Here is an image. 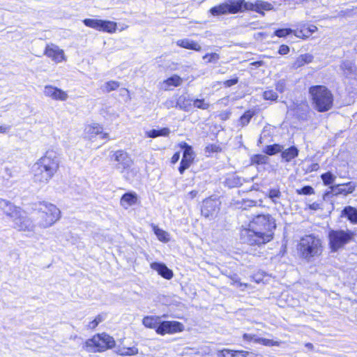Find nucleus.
<instances>
[{
	"label": "nucleus",
	"instance_id": "nucleus-1",
	"mask_svg": "<svg viewBox=\"0 0 357 357\" xmlns=\"http://www.w3.org/2000/svg\"><path fill=\"white\" fill-rule=\"evenodd\" d=\"M276 228L275 219L270 214L257 215L250 222L248 228H243L240 239L243 243L258 245L270 242Z\"/></svg>",
	"mask_w": 357,
	"mask_h": 357
},
{
	"label": "nucleus",
	"instance_id": "nucleus-2",
	"mask_svg": "<svg viewBox=\"0 0 357 357\" xmlns=\"http://www.w3.org/2000/svg\"><path fill=\"white\" fill-rule=\"evenodd\" d=\"M58 154L52 151H47L32 167L33 182L40 185H46L55 175L59 168Z\"/></svg>",
	"mask_w": 357,
	"mask_h": 357
},
{
	"label": "nucleus",
	"instance_id": "nucleus-3",
	"mask_svg": "<svg viewBox=\"0 0 357 357\" xmlns=\"http://www.w3.org/2000/svg\"><path fill=\"white\" fill-rule=\"evenodd\" d=\"M37 224L42 228L52 226L60 218V210L54 205L46 202H40L35 204Z\"/></svg>",
	"mask_w": 357,
	"mask_h": 357
},
{
	"label": "nucleus",
	"instance_id": "nucleus-4",
	"mask_svg": "<svg viewBox=\"0 0 357 357\" xmlns=\"http://www.w3.org/2000/svg\"><path fill=\"white\" fill-rule=\"evenodd\" d=\"M309 93L314 107L318 112H324L332 107L333 96L325 86H312L309 89Z\"/></svg>",
	"mask_w": 357,
	"mask_h": 357
},
{
	"label": "nucleus",
	"instance_id": "nucleus-5",
	"mask_svg": "<svg viewBox=\"0 0 357 357\" xmlns=\"http://www.w3.org/2000/svg\"><path fill=\"white\" fill-rule=\"evenodd\" d=\"M301 256L307 261L321 255L323 246L321 239L314 235H306L301 238L298 245Z\"/></svg>",
	"mask_w": 357,
	"mask_h": 357
},
{
	"label": "nucleus",
	"instance_id": "nucleus-6",
	"mask_svg": "<svg viewBox=\"0 0 357 357\" xmlns=\"http://www.w3.org/2000/svg\"><path fill=\"white\" fill-rule=\"evenodd\" d=\"M86 347L89 351H103L115 346L114 338L103 333L94 335L86 342Z\"/></svg>",
	"mask_w": 357,
	"mask_h": 357
},
{
	"label": "nucleus",
	"instance_id": "nucleus-7",
	"mask_svg": "<svg viewBox=\"0 0 357 357\" xmlns=\"http://www.w3.org/2000/svg\"><path fill=\"white\" fill-rule=\"evenodd\" d=\"M110 160L114 162V167L121 173L129 169L133 165L130 155L123 150H117L110 153Z\"/></svg>",
	"mask_w": 357,
	"mask_h": 357
},
{
	"label": "nucleus",
	"instance_id": "nucleus-8",
	"mask_svg": "<svg viewBox=\"0 0 357 357\" xmlns=\"http://www.w3.org/2000/svg\"><path fill=\"white\" fill-rule=\"evenodd\" d=\"M328 237L331 250L333 251H337L349 242L352 238V233L343 230H332L329 232Z\"/></svg>",
	"mask_w": 357,
	"mask_h": 357
},
{
	"label": "nucleus",
	"instance_id": "nucleus-9",
	"mask_svg": "<svg viewBox=\"0 0 357 357\" xmlns=\"http://www.w3.org/2000/svg\"><path fill=\"white\" fill-rule=\"evenodd\" d=\"M242 5V0H229L227 2L211 8L210 13L214 16L227 13H236L241 10Z\"/></svg>",
	"mask_w": 357,
	"mask_h": 357
},
{
	"label": "nucleus",
	"instance_id": "nucleus-10",
	"mask_svg": "<svg viewBox=\"0 0 357 357\" xmlns=\"http://www.w3.org/2000/svg\"><path fill=\"white\" fill-rule=\"evenodd\" d=\"M12 220L14 223L13 227L15 229L28 232L34 231L35 225L20 209L17 211V215L12 218Z\"/></svg>",
	"mask_w": 357,
	"mask_h": 357
},
{
	"label": "nucleus",
	"instance_id": "nucleus-11",
	"mask_svg": "<svg viewBox=\"0 0 357 357\" xmlns=\"http://www.w3.org/2000/svg\"><path fill=\"white\" fill-rule=\"evenodd\" d=\"M220 204V201L218 199H206L204 200L202 207V215L207 218H213L218 214Z\"/></svg>",
	"mask_w": 357,
	"mask_h": 357
},
{
	"label": "nucleus",
	"instance_id": "nucleus-12",
	"mask_svg": "<svg viewBox=\"0 0 357 357\" xmlns=\"http://www.w3.org/2000/svg\"><path fill=\"white\" fill-rule=\"evenodd\" d=\"M183 325L176 321H160V324L156 328V333L158 334L164 335L167 333L173 334L183 331Z\"/></svg>",
	"mask_w": 357,
	"mask_h": 357
},
{
	"label": "nucleus",
	"instance_id": "nucleus-13",
	"mask_svg": "<svg viewBox=\"0 0 357 357\" xmlns=\"http://www.w3.org/2000/svg\"><path fill=\"white\" fill-rule=\"evenodd\" d=\"M356 188V184L354 182L350 181L345 183L331 185L330 187L331 190L328 193L335 196L339 195L347 196L349 194H351L355 190Z\"/></svg>",
	"mask_w": 357,
	"mask_h": 357
},
{
	"label": "nucleus",
	"instance_id": "nucleus-14",
	"mask_svg": "<svg viewBox=\"0 0 357 357\" xmlns=\"http://www.w3.org/2000/svg\"><path fill=\"white\" fill-rule=\"evenodd\" d=\"M182 147L184 148V151L182 160L181 161L180 167L178 168V171L181 174H183L185 169L189 168L194 160L195 156L194 152L190 146L188 145L186 143H184Z\"/></svg>",
	"mask_w": 357,
	"mask_h": 357
},
{
	"label": "nucleus",
	"instance_id": "nucleus-15",
	"mask_svg": "<svg viewBox=\"0 0 357 357\" xmlns=\"http://www.w3.org/2000/svg\"><path fill=\"white\" fill-rule=\"evenodd\" d=\"M44 54L55 63H60L66 59L63 50L54 44L47 45Z\"/></svg>",
	"mask_w": 357,
	"mask_h": 357
},
{
	"label": "nucleus",
	"instance_id": "nucleus-16",
	"mask_svg": "<svg viewBox=\"0 0 357 357\" xmlns=\"http://www.w3.org/2000/svg\"><path fill=\"white\" fill-rule=\"evenodd\" d=\"M43 93L45 96L56 100L65 101L68 98V93L66 91L51 85L45 86Z\"/></svg>",
	"mask_w": 357,
	"mask_h": 357
},
{
	"label": "nucleus",
	"instance_id": "nucleus-17",
	"mask_svg": "<svg viewBox=\"0 0 357 357\" xmlns=\"http://www.w3.org/2000/svg\"><path fill=\"white\" fill-rule=\"evenodd\" d=\"M244 6L248 10H253L262 15H264V10H271L273 8L271 3L261 0H257L255 2H245Z\"/></svg>",
	"mask_w": 357,
	"mask_h": 357
},
{
	"label": "nucleus",
	"instance_id": "nucleus-18",
	"mask_svg": "<svg viewBox=\"0 0 357 357\" xmlns=\"http://www.w3.org/2000/svg\"><path fill=\"white\" fill-rule=\"evenodd\" d=\"M20 208L13 205L10 202L0 198V215L4 214L12 218L17 215Z\"/></svg>",
	"mask_w": 357,
	"mask_h": 357
},
{
	"label": "nucleus",
	"instance_id": "nucleus-19",
	"mask_svg": "<svg viewBox=\"0 0 357 357\" xmlns=\"http://www.w3.org/2000/svg\"><path fill=\"white\" fill-rule=\"evenodd\" d=\"M102 128L98 123H91L86 126L84 129L85 134L88 135L89 137H93L98 135H101L102 139H107L108 137L107 133H102Z\"/></svg>",
	"mask_w": 357,
	"mask_h": 357
},
{
	"label": "nucleus",
	"instance_id": "nucleus-20",
	"mask_svg": "<svg viewBox=\"0 0 357 357\" xmlns=\"http://www.w3.org/2000/svg\"><path fill=\"white\" fill-rule=\"evenodd\" d=\"M151 268L165 279L169 280L173 277L172 271L164 264L153 262L151 264Z\"/></svg>",
	"mask_w": 357,
	"mask_h": 357
},
{
	"label": "nucleus",
	"instance_id": "nucleus-21",
	"mask_svg": "<svg viewBox=\"0 0 357 357\" xmlns=\"http://www.w3.org/2000/svg\"><path fill=\"white\" fill-rule=\"evenodd\" d=\"M244 340L248 341H254L256 343L261 344L265 346L272 347V346H279L280 342L278 341H274L273 340H269L263 337H257L255 335L250 334H244L243 335Z\"/></svg>",
	"mask_w": 357,
	"mask_h": 357
},
{
	"label": "nucleus",
	"instance_id": "nucleus-22",
	"mask_svg": "<svg viewBox=\"0 0 357 357\" xmlns=\"http://www.w3.org/2000/svg\"><path fill=\"white\" fill-rule=\"evenodd\" d=\"M340 68L347 77H354L357 75L356 66L351 61H344L340 65Z\"/></svg>",
	"mask_w": 357,
	"mask_h": 357
},
{
	"label": "nucleus",
	"instance_id": "nucleus-23",
	"mask_svg": "<svg viewBox=\"0 0 357 357\" xmlns=\"http://www.w3.org/2000/svg\"><path fill=\"white\" fill-rule=\"evenodd\" d=\"M137 195L135 192L125 193L121 198L120 204L126 209L135 205L137 202Z\"/></svg>",
	"mask_w": 357,
	"mask_h": 357
},
{
	"label": "nucleus",
	"instance_id": "nucleus-24",
	"mask_svg": "<svg viewBox=\"0 0 357 357\" xmlns=\"http://www.w3.org/2000/svg\"><path fill=\"white\" fill-rule=\"evenodd\" d=\"M176 45L181 47L197 52H200L202 50V47L198 43L188 38L178 40L176 41Z\"/></svg>",
	"mask_w": 357,
	"mask_h": 357
},
{
	"label": "nucleus",
	"instance_id": "nucleus-25",
	"mask_svg": "<svg viewBox=\"0 0 357 357\" xmlns=\"http://www.w3.org/2000/svg\"><path fill=\"white\" fill-rule=\"evenodd\" d=\"M183 79L177 75L167 78L161 83V87L164 90H168L170 86H179L183 84Z\"/></svg>",
	"mask_w": 357,
	"mask_h": 357
},
{
	"label": "nucleus",
	"instance_id": "nucleus-26",
	"mask_svg": "<svg viewBox=\"0 0 357 357\" xmlns=\"http://www.w3.org/2000/svg\"><path fill=\"white\" fill-rule=\"evenodd\" d=\"M192 100L185 96H181L176 102V107L184 111H190L192 107Z\"/></svg>",
	"mask_w": 357,
	"mask_h": 357
},
{
	"label": "nucleus",
	"instance_id": "nucleus-27",
	"mask_svg": "<svg viewBox=\"0 0 357 357\" xmlns=\"http://www.w3.org/2000/svg\"><path fill=\"white\" fill-rule=\"evenodd\" d=\"M298 155V149L293 146L281 152V157L285 162H289Z\"/></svg>",
	"mask_w": 357,
	"mask_h": 357
},
{
	"label": "nucleus",
	"instance_id": "nucleus-28",
	"mask_svg": "<svg viewBox=\"0 0 357 357\" xmlns=\"http://www.w3.org/2000/svg\"><path fill=\"white\" fill-rule=\"evenodd\" d=\"M313 58V56L310 54H301L296 58L292 65V67L295 69L302 67L305 64L311 63Z\"/></svg>",
	"mask_w": 357,
	"mask_h": 357
},
{
	"label": "nucleus",
	"instance_id": "nucleus-29",
	"mask_svg": "<svg viewBox=\"0 0 357 357\" xmlns=\"http://www.w3.org/2000/svg\"><path fill=\"white\" fill-rule=\"evenodd\" d=\"M266 196L271 200L272 203L275 205H281L282 192L278 188L269 189Z\"/></svg>",
	"mask_w": 357,
	"mask_h": 357
},
{
	"label": "nucleus",
	"instance_id": "nucleus-30",
	"mask_svg": "<svg viewBox=\"0 0 357 357\" xmlns=\"http://www.w3.org/2000/svg\"><path fill=\"white\" fill-rule=\"evenodd\" d=\"M160 317L147 316L143 319L142 324L146 328H153L156 330L158 326L160 323Z\"/></svg>",
	"mask_w": 357,
	"mask_h": 357
},
{
	"label": "nucleus",
	"instance_id": "nucleus-31",
	"mask_svg": "<svg viewBox=\"0 0 357 357\" xmlns=\"http://www.w3.org/2000/svg\"><path fill=\"white\" fill-rule=\"evenodd\" d=\"M116 29V22L101 20L100 26L98 28V31L108 32V33H114V32H115Z\"/></svg>",
	"mask_w": 357,
	"mask_h": 357
},
{
	"label": "nucleus",
	"instance_id": "nucleus-32",
	"mask_svg": "<svg viewBox=\"0 0 357 357\" xmlns=\"http://www.w3.org/2000/svg\"><path fill=\"white\" fill-rule=\"evenodd\" d=\"M352 223H357V209L352 206H346L342 212Z\"/></svg>",
	"mask_w": 357,
	"mask_h": 357
},
{
	"label": "nucleus",
	"instance_id": "nucleus-33",
	"mask_svg": "<svg viewBox=\"0 0 357 357\" xmlns=\"http://www.w3.org/2000/svg\"><path fill=\"white\" fill-rule=\"evenodd\" d=\"M170 130L168 128H163L160 130L153 129L145 132V135L147 137L155 138L159 136L167 137L169 135Z\"/></svg>",
	"mask_w": 357,
	"mask_h": 357
},
{
	"label": "nucleus",
	"instance_id": "nucleus-34",
	"mask_svg": "<svg viewBox=\"0 0 357 357\" xmlns=\"http://www.w3.org/2000/svg\"><path fill=\"white\" fill-rule=\"evenodd\" d=\"M306 31H308L307 26L303 22H300L297 24L294 35L297 38H307L309 37V35L307 34Z\"/></svg>",
	"mask_w": 357,
	"mask_h": 357
},
{
	"label": "nucleus",
	"instance_id": "nucleus-35",
	"mask_svg": "<svg viewBox=\"0 0 357 357\" xmlns=\"http://www.w3.org/2000/svg\"><path fill=\"white\" fill-rule=\"evenodd\" d=\"M283 149V146L278 144H274L273 145L266 146L264 150V152L266 155H273L278 153H281Z\"/></svg>",
	"mask_w": 357,
	"mask_h": 357
},
{
	"label": "nucleus",
	"instance_id": "nucleus-36",
	"mask_svg": "<svg viewBox=\"0 0 357 357\" xmlns=\"http://www.w3.org/2000/svg\"><path fill=\"white\" fill-rule=\"evenodd\" d=\"M255 114V112L253 111H251V110H248L246 111L239 119V124L241 125V126L242 127H244L245 126H247L251 119L252 118V116H254Z\"/></svg>",
	"mask_w": 357,
	"mask_h": 357
},
{
	"label": "nucleus",
	"instance_id": "nucleus-37",
	"mask_svg": "<svg viewBox=\"0 0 357 357\" xmlns=\"http://www.w3.org/2000/svg\"><path fill=\"white\" fill-rule=\"evenodd\" d=\"M119 87V83L116 81H109L105 83L101 89L105 93H109L112 91L117 89Z\"/></svg>",
	"mask_w": 357,
	"mask_h": 357
},
{
	"label": "nucleus",
	"instance_id": "nucleus-38",
	"mask_svg": "<svg viewBox=\"0 0 357 357\" xmlns=\"http://www.w3.org/2000/svg\"><path fill=\"white\" fill-rule=\"evenodd\" d=\"M192 105L195 107L201 109H208L210 107V103L206 102L204 99H195L192 100Z\"/></svg>",
	"mask_w": 357,
	"mask_h": 357
},
{
	"label": "nucleus",
	"instance_id": "nucleus-39",
	"mask_svg": "<svg viewBox=\"0 0 357 357\" xmlns=\"http://www.w3.org/2000/svg\"><path fill=\"white\" fill-rule=\"evenodd\" d=\"M268 160V157L266 155L257 154L252 158V162L257 165H263L266 164Z\"/></svg>",
	"mask_w": 357,
	"mask_h": 357
},
{
	"label": "nucleus",
	"instance_id": "nucleus-40",
	"mask_svg": "<svg viewBox=\"0 0 357 357\" xmlns=\"http://www.w3.org/2000/svg\"><path fill=\"white\" fill-rule=\"evenodd\" d=\"M321 178L324 185H328L333 183L336 176L334 174H333L331 172H328L321 174Z\"/></svg>",
	"mask_w": 357,
	"mask_h": 357
},
{
	"label": "nucleus",
	"instance_id": "nucleus-41",
	"mask_svg": "<svg viewBox=\"0 0 357 357\" xmlns=\"http://www.w3.org/2000/svg\"><path fill=\"white\" fill-rule=\"evenodd\" d=\"M154 232L160 241L164 242H167L169 241V234L165 231L155 227Z\"/></svg>",
	"mask_w": 357,
	"mask_h": 357
},
{
	"label": "nucleus",
	"instance_id": "nucleus-42",
	"mask_svg": "<svg viewBox=\"0 0 357 357\" xmlns=\"http://www.w3.org/2000/svg\"><path fill=\"white\" fill-rule=\"evenodd\" d=\"M100 21H101V20L85 19V20H84L83 22L86 26L93 28V29L98 31Z\"/></svg>",
	"mask_w": 357,
	"mask_h": 357
},
{
	"label": "nucleus",
	"instance_id": "nucleus-43",
	"mask_svg": "<svg viewBox=\"0 0 357 357\" xmlns=\"http://www.w3.org/2000/svg\"><path fill=\"white\" fill-rule=\"evenodd\" d=\"M220 56L217 53H208L203 56L204 60L206 59V63H216L220 59Z\"/></svg>",
	"mask_w": 357,
	"mask_h": 357
},
{
	"label": "nucleus",
	"instance_id": "nucleus-44",
	"mask_svg": "<svg viewBox=\"0 0 357 357\" xmlns=\"http://www.w3.org/2000/svg\"><path fill=\"white\" fill-rule=\"evenodd\" d=\"M294 30L291 29H280L275 31L274 35L279 38H283L291 33L294 34Z\"/></svg>",
	"mask_w": 357,
	"mask_h": 357
},
{
	"label": "nucleus",
	"instance_id": "nucleus-45",
	"mask_svg": "<svg viewBox=\"0 0 357 357\" xmlns=\"http://www.w3.org/2000/svg\"><path fill=\"white\" fill-rule=\"evenodd\" d=\"M296 192L298 195H312L314 193V190L311 186L305 185L301 189H297Z\"/></svg>",
	"mask_w": 357,
	"mask_h": 357
},
{
	"label": "nucleus",
	"instance_id": "nucleus-46",
	"mask_svg": "<svg viewBox=\"0 0 357 357\" xmlns=\"http://www.w3.org/2000/svg\"><path fill=\"white\" fill-rule=\"evenodd\" d=\"M264 99L270 100H275L278 98V94L273 90H268L264 92Z\"/></svg>",
	"mask_w": 357,
	"mask_h": 357
},
{
	"label": "nucleus",
	"instance_id": "nucleus-47",
	"mask_svg": "<svg viewBox=\"0 0 357 357\" xmlns=\"http://www.w3.org/2000/svg\"><path fill=\"white\" fill-rule=\"evenodd\" d=\"M138 353V349L136 347L125 348L124 351L120 353L121 355L123 356H132Z\"/></svg>",
	"mask_w": 357,
	"mask_h": 357
},
{
	"label": "nucleus",
	"instance_id": "nucleus-48",
	"mask_svg": "<svg viewBox=\"0 0 357 357\" xmlns=\"http://www.w3.org/2000/svg\"><path fill=\"white\" fill-rule=\"evenodd\" d=\"M230 284L236 286V287H241L242 286L246 287L245 284H243L240 282L238 277L236 275H234L230 277Z\"/></svg>",
	"mask_w": 357,
	"mask_h": 357
},
{
	"label": "nucleus",
	"instance_id": "nucleus-49",
	"mask_svg": "<svg viewBox=\"0 0 357 357\" xmlns=\"http://www.w3.org/2000/svg\"><path fill=\"white\" fill-rule=\"evenodd\" d=\"M227 183L229 187H234L241 183L240 179L238 178L232 176L227 179Z\"/></svg>",
	"mask_w": 357,
	"mask_h": 357
},
{
	"label": "nucleus",
	"instance_id": "nucleus-50",
	"mask_svg": "<svg viewBox=\"0 0 357 357\" xmlns=\"http://www.w3.org/2000/svg\"><path fill=\"white\" fill-rule=\"evenodd\" d=\"M275 89L278 91L283 93L286 89V82L284 79L279 80L276 85Z\"/></svg>",
	"mask_w": 357,
	"mask_h": 357
},
{
	"label": "nucleus",
	"instance_id": "nucleus-51",
	"mask_svg": "<svg viewBox=\"0 0 357 357\" xmlns=\"http://www.w3.org/2000/svg\"><path fill=\"white\" fill-rule=\"evenodd\" d=\"M238 82V79L237 77H235V78H233V79H231L226 80L224 82V84L227 87H230V86L237 84Z\"/></svg>",
	"mask_w": 357,
	"mask_h": 357
},
{
	"label": "nucleus",
	"instance_id": "nucleus-52",
	"mask_svg": "<svg viewBox=\"0 0 357 357\" xmlns=\"http://www.w3.org/2000/svg\"><path fill=\"white\" fill-rule=\"evenodd\" d=\"M289 52V47L287 45H282L278 50V53L282 55L287 54Z\"/></svg>",
	"mask_w": 357,
	"mask_h": 357
},
{
	"label": "nucleus",
	"instance_id": "nucleus-53",
	"mask_svg": "<svg viewBox=\"0 0 357 357\" xmlns=\"http://www.w3.org/2000/svg\"><path fill=\"white\" fill-rule=\"evenodd\" d=\"M11 128L10 126L8 125H3L0 126V133L7 134Z\"/></svg>",
	"mask_w": 357,
	"mask_h": 357
},
{
	"label": "nucleus",
	"instance_id": "nucleus-54",
	"mask_svg": "<svg viewBox=\"0 0 357 357\" xmlns=\"http://www.w3.org/2000/svg\"><path fill=\"white\" fill-rule=\"evenodd\" d=\"M307 28L308 31H306V33L309 35V37L317 30V27L314 25H309Z\"/></svg>",
	"mask_w": 357,
	"mask_h": 357
},
{
	"label": "nucleus",
	"instance_id": "nucleus-55",
	"mask_svg": "<svg viewBox=\"0 0 357 357\" xmlns=\"http://www.w3.org/2000/svg\"><path fill=\"white\" fill-rule=\"evenodd\" d=\"M165 105L167 108H171V107H176V102L172 100H167L165 102Z\"/></svg>",
	"mask_w": 357,
	"mask_h": 357
},
{
	"label": "nucleus",
	"instance_id": "nucleus-56",
	"mask_svg": "<svg viewBox=\"0 0 357 357\" xmlns=\"http://www.w3.org/2000/svg\"><path fill=\"white\" fill-rule=\"evenodd\" d=\"M180 158V154L179 153H176L173 155V156L172 157V159H171V162L174 164L176 162H177L178 161Z\"/></svg>",
	"mask_w": 357,
	"mask_h": 357
},
{
	"label": "nucleus",
	"instance_id": "nucleus-57",
	"mask_svg": "<svg viewBox=\"0 0 357 357\" xmlns=\"http://www.w3.org/2000/svg\"><path fill=\"white\" fill-rule=\"evenodd\" d=\"M229 112H222L220 114V118L222 121H226L229 118Z\"/></svg>",
	"mask_w": 357,
	"mask_h": 357
},
{
	"label": "nucleus",
	"instance_id": "nucleus-58",
	"mask_svg": "<svg viewBox=\"0 0 357 357\" xmlns=\"http://www.w3.org/2000/svg\"><path fill=\"white\" fill-rule=\"evenodd\" d=\"M309 207L310 209L314 210V211L321 208L320 204H319L317 202H314V203L311 204Z\"/></svg>",
	"mask_w": 357,
	"mask_h": 357
},
{
	"label": "nucleus",
	"instance_id": "nucleus-59",
	"mask_svg": "<svg viewBox=\"0 0 357 357\" xmlns=\"http://www.w3.org/2000/svg\"><path fill=\"white\" fill-rule=\"evenodd\" d=\"M98 325V324L97 323V321H95V319H93L92 321L89 323L87 327L89 329H94Z\"/></svg>",
	"mask_w": 357,
	"mask_h": 357
},
{
	"label": "nucleus",
	"instance_id": "nucleus-60",
	"mask_svg": "<svg viewBox=\"0 0 357 357\" xmlns=\"http://www.w3.org/2000/svg\"><path fill=\"white\" fill-rule=\"evenodd\" d=\"M218 149L219 147L216 145H211L206 147L207 151L212 152H217Z\"/></svg>",
	"mask_w": 357,
	"mask_h": 357
},
{
	"label": "nucleus",
	"instance_id": "nucleus-61",
	"mask_svg": "<svg viewBox=\"0 0 357 357\" xmlns=\"http://www.w3.org/2000/svg\"><path fill=\"white\" fill-rule=\"evenodd\" d=\"M94 319L99 324L100 322H102L105 319V317L102 314H99Z\"/></svg>",
	"mask_w": 357,
	"mask_h": 357
},
{
	"label": "nucleus",
	"instance_id": "nucleus-62",
	"mask_svg": "<svg viewBox=\"0 0 357 357\" xmlns=\"http://www.w3.org/2000/svg\"><path fill=\"white\" fill-rule=\"evenodd\" d=\"M197 191L196 190H192L190 191L188 194V196L190 198V199H193L195 198L197 195Z\"/></svg>",
	"mask_w": 357,
	"mask_h": 357
},
{
	"label": "nucleus",
	"instance_id": "nucleus-63",
	"mask_svg": "<svg viewBox=\"0 0 357 357\" xmlns=\"http://www.w3.org/2000/svg\"><path fill=\"white\" fill-rule=\"evenodd\" d=\"M305 347H307V348L308 349H310V350H312V349H313V348H314L313 344H312V343H310V342L306 343V344H305Z\"/></svg>",
	"mask_w": 357,
	"mask_h": 357
}]
</instances>
